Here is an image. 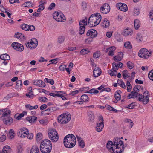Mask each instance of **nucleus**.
Here are the masks:
<instances>
[{
  "label": "nucleus",
  "mask_w": 153,
  "mask_h": 153,
  "mask_svg": "<svg viewBox=\"0 0 153 153\" xmlns=\"http://www.w3.org/2000/svg\"><path fill=\"white\" fill-rule=\"evenodd\" d=\"M76 142V138L72 134L66 135L64 139V143L65 147L71 148L74 147Z\"/></svg>",
  "instance_id": "nucleus-1"
},
{
  "label": "nucleus",
  "mask_w": 153,
  "mask_h": 153,
  "mask_svg": "<svg viewBox=\"0 0 153 153\" xmlns=\"http://www.w3.org/2000/svg\"><path fill=\"white\" fill-rule=\"evenodd\" d=\"M52 147L51 143L49 140H44L41 143L40 150L42 153H49L51 150Z\"/></svg>",
  "instance_id": "nucleus-2"
},
{
  "label": "nucleus",
  "mask_w": 153,
  "mask_h": 153,
  "mask_svg": "<svg viewBox=\"0 0 153 153\" xmlns=\"http://www.w3.org/2000/svg\"><path fill=\"white\" fill-rule=\"evenodd\" d=\"M149 93L147 91H146L143 93V95L139 94L138 97H137V100L142 102L144 104H146L149 101Z\"/></svg>",
  "instance_id": "nucleus-3"
},
{
  "label": "nucleus",
  "mask_w": 153,
  "mask_h": 153,
  "mask_svg": "<svg viewBox=\"0 0 153 153\" xmlns=\"http://www.w3.org/2000/svg\"><path fill=\"white\" fill-rule=\"evenodd\" d=\"M10 110H6L2 116L1 117H4L3 118L4 123L7 125H10L13 122V119L10 116Z\"/></svg>",
  "instance_id": "nucleus-4"
},
{
  "label": "nucleus",
  "mask_w": 153,
  "mask_h": 153,
  "mask_svg": "<svg viewBox=\"0 0 153 153\" xmlns=\"http://www.w3.org/2000/svg\"><path fill=\"white\" fill-rule=\"evenodd\" d=\"M71 119V115L68 113L61 114L58 117V122L62 124H64L69 122Z\"/></svg>",
  "instance_id": "nucleus-5"
},
{
  "label": "nucleus",
  "mask_w": 153,
  "mask_h": 153,
  "mask_svg": "<svg viewBox=\"0 0 153 153\" xmlns=\"http://www.w3.org/2000/svg\"><path fill=\"white\" fill-rule=\"evenodd\" d=\"M101 19L100 14L99 13L93 14L90 16L88 20L94 23V26H97L100 23Z\"/></svg>",
  "instance_id": "nucleus-6"
},
{
  "label": "nucleus",
  "mask_w": 153,
  "mask_h": 153,
  "mask_svg": "<svg viewBox=\"0 0 153 153\" xmlns=\"http://www.w3.org/2000/svg\"><path fill=\"white\" fill-rule=\"evenodd\" d=\"M152 53V52H149L147 49L145 48H143L139 51L138 55L142 58L147 59L150 56Z\"/></svg>",
  "instance_id": "nucleus-7"
},
{
  "label": "nucleus",
  "mask_w": 153,
  "mask_h": 153,
  "mask_svg": "<svg viewBox=\"0 0 153 153\" xmlns=\"http://www.w3.org/2000/svg\"><path fill=\"white\" fill-rule=\"evenodd\" d=\"M140 88V85L135 86L134 87L133 89V91L128 94V96L127 97V98L128 99L131 98H134L138 97L139 93V89Z\"/></svg>",
  "instance_id": "nucleus-8"
},
{
  "label": "nucleus",
  "mask_w": 153,
  "mask_h": 153,
  "mask_svg": "<svg viewBox=\"0 0 153 153\" xmlns=\"http://www.w3.org/2000/svg\"><path fill=\"white\" fill-rule=\"evenodd\" d=\"M53 18L56 21L62 22L65 20L64 15L62 13L55 11L53 14Z\"/></svg>",
  "instance_id": "nucleus-9"
},
{
  "label": "nucleus",
  "mask_w": 153,
  "mask_h": 153,
  "mask_svg": "<svg viewBox=\"0 0 153 153\" xmlns=\"http://www.w3.org/2000/svg\"><path fill=\"white\" fill-rule=\"evenodd\" d=\"M37 44L38 41L37 39L33 38L32 39L31 42H26V46L27 48L32 49L35 48L37 46Z\"/></svg>",
  "instance_id": "nucleus-10"
},
{
  "label": "nucleus",
  "mask_w": 153,
  "mask_h": 153,
  "mask_svg": "<svg viewBox=\"0 0 153 153\" xmlns=\"http://www.w3.org/2000/svg\"><path fill=\"white\" fill-rule=\"evenodd\" d=\"M113 142L114 144L113 146L115 147L116 149L121 147L122 145L123 144V142L119 138H114Z\"/></svg>",
  "instance_id": "nucleus-11"
},
{
  "label": "nucleus",
  "mask_w": 153,
  "mask_h": 153,
  "mask_svg": "<svg viewBox=\"0 0 153 153\" xmlns=\"http://www.w3.org/2000/svg\"><path fill=\"white\" fill-rule=\"evenodd\" d=\"M13 48L19 51H22L24 49L23 46L21 44L17 42L13 43L11 45Z\"/></svg>",
  "instance_id": "nucleus-12"
},
{
  "label": "nucleus",
  "mask_w": 153,
  "mask_h": 153,
  "mask_svg": "<svg viewBox=\"0 0 153 153\" xmlns=\"http://www.w3.org/2000/svg\"><path fill=\"white\" fill-rule=\"evenodd\" d=\"M113 68L111 70H108V73L111 76H116L117 74V72L116 70L118 69V68H117V64L115 62H113L112 63Z\"/></svg>",
  "instance_id": "nucleus-13"
},
{
  "label": "nucleus",
  "mask_w": 153,
  "mask_h": 153,
  "mask_svg": "<svg viewBox=\"0 0 153 153\" xmlns=\"http://www.w3.org/2000/svg\"><path fill=\"white\" fill-rule=\"evenodd\" d=\"M110 8L109 4H104L100 8V11L103 14L108 13L110 11Z\"/></svg>",
  "instance_id": "nucleus-14"
},
{
  "label": "nucleus",
  "mask_w": 153,
  "mask_h": 153,
  "mask_svg": "<svg viewBox=\"0 0 153 153\" xmlns=\"http://www.w3.org/2000/svg\"><path fill=\"white\" fill-rule=\"evenodd\" d=\"M56 110V108L55 107H50L47 109L43 111L41 113V115H48L49 114Z\"/></svg>",
  "instance_id": "nucleus-15"
},
{
  "label": "nucleus",
  "mask_w": 153,
  "mask_h": 153,
  "mask_svg": "<svg viewBox=\"0 0 153 153\" xmlns=\"http://www.w3.org/2000/svg\"><path fill=\"white\" fill-rule=\"evenodd\" d=\"M116 7L117 9L123 11L125 12L128 10L127 6L125 4L118 3L116 4Z\"/></svg>",
  "instance_id": "nucleus-16"
},
{
  "label": "nucleus",
  "mask_w": 153,
  "mask_h": 153,
  "mask_svg": "<svg viewBox=\"0 0 153 153\" xmlns=\"http://www.w3.org/2000/svg\"><path fill=\"white\" fill-rule=\"evenodd\" d=\"M87 36H90L91 38H94L96 37L97 35V31L94 29H91L88 30L86 33Z\"/></svg>",
  "instance_id": "nucleus-17"
},
{
  "label": "nucleus",
  "mask_w": 153,
  "mask_h": 153,
  "mask_svg": "<svg viewBox=\"0 0 153 153\" xmlns=\"http://www.w3.org/2000/svg\"><path fill=\"white\" fill-rule=\"evenodd\" d=\"M34 85L38 87L43 88L46 85L45 82L41 80H35L33 81Z\"/></svg>",
  "instance_id": "nucleus-18"
},
{
  "label": "nucleus",
  "mask_w": 153,
  "mask_h": 153,
  "mask_svg": "<svg viewBox=\"0 0 153 153\" xmlns=\"http://www.w3.org/2000/svg\"><path fill=\"white\" fill-rule=\"evenodd\" d=\"M133 33V31L131 29L128 28L125 29L122 33V34L125 36H131Z\"/></svg>",
  "instance_id": "nucleus-19"
},
{
  "label": "nucleus",
  "mask_w": 153,
  "mask_h": 153,
  "mask_svg": "<svg viewBox=\"0 0 153 153\" xmlns=\"http://www.w3.org/2000/svg\"><path fill=\"white\" fill-rule=\"evenodd\" d=\"M100 69L98 67L95 68L93 71V75L96 77L100 76L101 73Z\"/></svg>",
  "instance_id": "nucleus-20"
},
{
  "label": "nucleus",
  "mask_w": 153,
  "mask_h": 153,
  "mask_svg": "<svg viewBox=\"0 0 153 153\" xmlns=\"http://www.w3.org/2000/svg\"><path fill=\"white\" fill-rule=\"evenodd\" d=\"M104 126V123L102 122H100L97 123V126L96 127V130L98 132H101Z\"/></svg>",
  "instance_id": "nucleus-21"
},
{
  "label": "nucleus",
  "mask_w": 153,
  "mask_h": 153,
  "mask_svg": "<svg viewBox=\"0 0 153 153\" xmlns=\"http://www.w3.org/2000/svg\"><path fill=\"white\" fill-rule=\"evenodd\" d=\"M110 22L107 18H104L103 22L101 23V26L104 28L108 27L110 25Z\"/></svg>",
  "instance_id": "nucleus-22"
},
{
  "label": "nucleus",
  "mask_w": 153,
  "mask_h": 153,
  "mask_svg": "<svg viewBox=\"0 0 153 153\" xmlns=\"http://www.w3.org/2000/svg\"><path fill=\"white\" fill-rule=\"evenodd\" d=\"M49 137L50 139L54 137L53 136L57 135L58 133L56 130L54 129H51L49 130L48 132Z\"/></svg>",
  "instance_id": "nucleus-23"
},
{
  "label": "nucleus",
  "mask_w": 153,
  "mask_h": 153,
  "mask_svg": "<svg viewBox=\"0 0 153 153\" xmlns=\"http://www.w3.org/2000/svg\"><path fill=\"white\" fill-rule=\"evenodd\" d=\"M121 91L120 90H118L116 91L114 94V97L116 100V102L120 100L121 98L120 93H121Z\"/></svg>",
  "instance_id": "nucleus-24"
},
{
  "label": "nucleus",
  "mask_w": 153,
  "mask_h": 153,
  "mask_svg": "<svg viewBox=\"0 0 153 153\" xmlns=\"http://www.w3.org/2000/svg\"><path fill=\"white\" fill-rule=\"evenodd\" d=\"M26 119L30 123H33L36 121L37 117L35 116H28Z\"/></svg>",
  "instance_id": "nucleus-25"
},
{
  "label": "nucleus",
  "mask_w": 153,
  "mask_h": 153,
  "mask_svg": "<svg viewBox=\"0 0 153 153\" xmlns=\"http://www.w3.org/2000/svg\"><path fill=\"white\" fill-rule=\"evenodd\" d=\"M113 143L111 141H108L107 144V148L111 152L113 151V149L114 147L113 146Z\"/></svg>",
  "instance_id": "nucleus-26"
},
{
  "label": "nucleus",
  "mask_w": 153,
  "mask_h": 153,
  "mask_svg": "<svg viewBox=\"0 0 153 153\" xmlns=\"http://www.w3.org/2000/svg\"><path fill=\"white\" fill-rule=\"evenodd\" d=\"M116 48L114 46L110 47L106 49V50L109 51L108 55L112 56L114 55V52Z\"/></svg>",
  "instance_id": "nucleus-27"
},
{
  "label": "nucleus",
  "mask_w": 153,
  "mask_h": 153,
  "mask_svg": "<svg viewBox=\"0 0 153 153\" xmlns=\"http://www.w3.org/2000/svg\"><path fill=\"white\" fill-rule=\"evenodd\" d=\"M30 153H39L38 147L36 145L33 146L31 149Z\"/></svg>",
  "instance_id": "nucleus-28"
},
{
  "label": "nucleus",
  "mask_w": 153,
  "mask_h": 153,
  "mask_svg": "<svg viewBox=\"0 0 153 153\" xmlns=\"http://www.w3.org/2000/svg\"><path fill=\"white\" fill-rule=\"evenodd\" d=\"M11 151L10 147L9 146L6 145L3 147L2 152L0 153H10Z\"/></svg>",
  "instance_id": "nucleus-29"
},
{
  "label": "nucleus",
  "mask_w": 153,
  "mask_h": 153,
  "mask_svg": "<svg viewBox=\"0 0 153 153\" xmlns=\"http://www.w3.org/2000/svg\"><path fill=\"white\" fill-rule=\"evenodd\" d=\"M124 122L126 123L127 125H129V128L131 129L133 125V123L132 120L129 119H126L124 120Z\"/></svg>",
  "instance_id": "nucleus-30"
},
{
  "label": "nucleus",
  "mask_w": 153,
  "mask_h": 153,
  "mask_svg": "<svg viewBox=\"0 0 153 153\" xmlns=\"http://www.w3.org/2000/svg\"><path fill=\"white\" fill-rule=\"evenodd\" d=\"M137 41L139 42L143 41V38L141 34L140 33H138L136 36Z\"/></svg>",
  "instance_id": "nucleus-31"
},
{
  "label": "nucleus",
  "mask_w": 153,
  "mask_h": 153,
  "mask_svg": "<svg viewBox=\"0 0 153 153\" xmlns=\"http://www.w3.org/2000/svg\"><path fill=\"white\" fill-rule=\"evenodd\" d=\"M0 59L4 61L6 60H10V56L7 54H4L1 55L0 56Z\"/></svg>",
  "instance_id": "nucleus-32"
},
{
  "label": "nucleus",
  "mask_w": 153,
  "mask_h": 153,
  "mask_svg": "<svg viewBox=\"0 0 153 153\" xmlns=\"http://www.w3.org/2000/svg\"><path fill=\"white\" fill-rule=\"evenodd\" d=\"M54 93H51L49 94V95L50 96H52L53 97H58L59 93H62V91H53Z\"/></svg>",
  "instance_id": "nucleus-33"
},
{
  "label": "nucleus",
  "mask_w": 153,
  "mask_h": 153,
  "mask_svg": "<svg viewBox=\"0 0 153 153\" xmlns=\"http://www.w3.org/2000/svg\"><path fill=\"white\" fill-rule=\"evenodd\" d=\"M22 85V80H17L16 82V88L18 89H21Z\"/></svg>",
  "instance_id": "nucleus-34"
},
{
  "label": "nucleus",
  "mask_w": 153,
  "mask_h": 153,
  "mask_svg": "<svg viewBox=\"0 0 153 153\" xmlns=\"http://www.w3.org/2000/svg\"><path fill=\"white\" fill-rule=\"evenodd\" d=\"M27 133H25V132L23 131V130L19 129V130L18 136L21 137H26Z\"/></svg>",
  "instance_id": "nucleus-35"
},
{
  "label": "nucleus",
  "mask_w": 153,
  "mask_h": 153,
  "mask_svg": "<svg viewBox=\"0 0 153 153\" xmlns=\"http://www.w3.org/2000/svg\"><path fill=\"white\" fill-rule=\"evenodd\" d=\"M80 100L83 102H87L88 100V97L86 94H83L82 95L80 98Z\"/></svg>",
  "instance_id": "nucleus-36"
},
{
  "label": "nucleus",
  "mask_w": 153,
  "mask_h": 153,
  "mask_svg": "<svg viewBox=\"0 0 153 153\" xmlns=\"http://www.w3.org/2000/svg\"><path fill=\"white\" fill-rule=\"evenodd\" d=\"M124 45L125 48L127 49H131L132 48V45L129 41L126 42L124 44Z\"/></svg>",
  "instance_id": "nucleus-37"
},
{
  "label": "nucleus",
  "mask_w": 153,
  "mask_h": 153,
  "mask_svg": "<svg viewBox=\"0 0 153 153\" xmlns=\"http://www.w3.org/2000/svg\"><path fill=\"white\" fill-rule=\"evenodd\" d=\"M134 26L135 29L137 30L140 26V21L139 20L136 19L134 21Z\"/></svg>",
  "instance_id": "nucleus-38"
},
{
  "label": "nucleus",
  "mask_w": 153,
  "mask_h": 153,
  "mask_svg": "<svg viewBox=\"0 0 153 153\" xmlns=\"http://www.w3.org/2000/svg\"><path fill=\"white\" fill-rule=\"evenodd\" d=\"M25 107L27 109H29L30 110L37 109L38 108V106L37 105H36L34 106H33L30 104L26 105H25Z\"/></svg>",
  "instance_id": "nucleus-39"
},
{
  "label": "nucleus",
  "mask_w": 153,
  "mask_h": 153,
  "mask_svg": "<svg viewBox=\"0 0 153 153\" xmlns=\"http://www.w3.org/2000/svg\"><path fill=\"white\" fill-rule=\"evenodd\" d=\"M113 150V151H112L111 152L113 153H121L122 152V149H121V147L116 149L115 147H114Z\"/></svg>",
  "instance_id": "nucleus-40"
},
{
  "label": "nucleus",
  "mask_w": 153,
  "mask_h": 153,
  "mask_svg": "<svg viewBox=\"0 0 153 153\" xmlns=\"http://www.w3.org/2000/svg\"><path fill=\"white\" fill-rule=\"evenodd\" d=\"M99 91L98 90L96 89L95 88H93L91 89L90 90L87 92H85V93L90 94H91L92 93L94 94H97L99 93Z\"/></svg>",
  "instance_id": "nucleus-41"
},
{
  "label": "nucleus",
  "mask_w": 153,
  "mask_h": 153,
  "mask_svg": "<svg viewBox=\"0 0 153 153\" xmlns=\"http://www.w3.org/2000/svg\"><path fill=\"white\" fill-rule=\"evenodd\" d=\"M90 51L88 48L83 49L80 51V53L83 55H85L88 54L90 52Z\"/></svg>",
  "instance_id": "nucleus-42"
},
{
  "label": "nucleus",
  "mask_w": 153,
  "mask_h": 153,
  "mask_svg": "<svg viewBox=\"0 0 153 153\" xmlns=\"http://www.w3.org/2000/svg\"><path fill=\"white\" fill-rule=\"evenodd\" d=\"M85 26H80L79 30V34L81 35L84 33L85 30Z\"/></svg>",
  "instance_id": "nucleus-43"
},
{
  "label": "nucleus",
  "mask_w": 153,
  "mask_h": 153,
  "mask_svg": "<svg viewBox=\"0 0 153 153\" xmlns=\"http://www.w3.org/2000/svg\"><path fill=\"white\" fill-rule=\"evenodd\" d=\"M127 67L130 69H132L134 67V65L130 61L128 62L126 64Z\"/></svg>",
  "instance_id": "nucleus-44"
},
{
  "label": "nucleus",
  "mask_w": 153,
  "mask_h": 153,
  "mask_svg": "<svg viewBox=\"0 0 153 153\" xmlns=\"http://www.w3.org/2000/svg\"><path fill=\"white\" fill-rule=\"evenodd\" d=\"M148 77L150 80L153 81V69L149 72Z\"/></svg>",
  "instance_id": "nucleus-45"
},
{
  "label": "nucleus",
  "mask_w": 153,
  "mask_h": 153,
  "mask_svg": "<svg viewBox=\"0 0 153 153\" xmlns=\"http://www.w3.org/2000/svg\"><path fill=\"white\" fill-rule=\"evenodd\" d=\"M44 81L45 82L49 83L51 85H53L54 84V81L52 79H49L47 78H45L44 79Z\"/></svg>",
  "instance_id": "nucleus-46"
},
{
  "label": "nucleus",
  "mask_w": 153,
  "mask_h": 153,
  "mask_svg": "<svg viewBox=\"0 0 153 153\" xmlns=\"http://www.w3.org/2000/svg\"><path fill=\"white\" fill-rule=\"evenodd\" d=\"M87 18H85V19H83L82 21L79 22V25L83 26L84 25H86L87 24Z\"/></svg>",
  "instance_id": "nucleus-47"
},
{
  "label": "nucleus",
  "mask_w": 153,
  "mask_h": 153,
  "mask_svg": "<svg viewBox=\"0 0 153 153\" xmlns=\"http://www.w3.org/2000/svg\"><path fill=\"white\" fill-rule=\"evenodd\" d=\"M64 39L65 37L64 36H59L58 38V42L59 44H61L64 42Z\"/></svg>",
  "instance_id": "nucleus-48"
},
{
  "label": "nucleus",
  "mask_w": 153,
  "mask_h": 153,
  "mask_svg": "<svg viewBox=\"0 0 153 153\" xmlns=\"http://www.w3.org/2000/svg\"><path fill=\"white\" fill-rule=\"evenodd\" d=\"M26 96L29 98H33L34 96L33 92V91H30L26 94Z\"/></svg>",
  "instance_id": "nucleus-49"
},
{
  "label": "nucleus",
  "mask_w": 153,
  "mask_h": 153,
  "mask_svg": "<svg viewBox=\"0 0 153 153\" xmlns=\"http://www.w3.org/2000/svg\"><path fill=\"white\" fill-rule=\"evenodd\" d=\"M28 25L25 24H23L21 25V28L23 30H24L25 31L28 30Z\"/></svg>",
  "instance_id": "nucleus-50"
},
{
  "label": "nucleus",
  "mask_w": 153,
  "mask_h": 153,
  "mask_svg": "<svg viewBox=\"0 0 153 153\" xmlns=\"http://www.w3.org/2000/svg\"><path fill=\"white\" fill-rule=\"evenodd\" d=\"M53 137H53V138H51L50 139L53 142H56L57 141L59 138L58 134L57 135H55V136H53Z\"/></svg>",
  "instance_id": "nucleus-51"
},
{
  "label": "nucleus",
  "mask_w": 153,
  "mask_h": 153,
  "mask_svg": "<svg viewBox=\"0 0 153 153\" xmlns=\"http://www.w3.org/2000/svg\"><path fill=\"white\" fill-rule=\"evenodd\" d=\"M14 131L12 129H11L9 131L10 137L12 139L14 138Z\"/></svg>",
  "instance_id": "nucleus-52"
},
{
  "label": "nucleus",
  "mask_w": 153,
  "mask_h": 153,
  "mask_svg": "<svg viewBox=\"0 0 153 153\" xmlns=\"http://www.w3.org/2000/svg\"><path fill=\"white\" fill-rule=\"evenodd\" d=\"M122 58L120 57V56L117 55V56H114L113 57V59L115 61H120L122 59Z\"/></svg>",
  "instance_id": "nucleus-53"
},
{
  "label": "nucleus",
  "mask_w": 153,
  "mask_h": 153,
  "mask_svg": "<svg viewBox=\"0 0 153 153\" xmlns=\"http://www.w3.org/2000/svg\"><path fill=\"white\" fill-rule=\"evenodd\" d=\"M42 134L41 133H38L36 135V140L37 141L40 140L42 138Z\"/></svg>",
  "instance_id": "nucleus-54"
},
{
  "label": "nucleus",
  "mask_w": 153,
  "mask_h": 153,
  "mask_svg": "<svg viewBox=\"0 0 153 153\" xmlns=\"http://www.w3.org/2000/svg\"><path fill=\"white\" fill-rule=\"evenodd\" d=\"M122 75L123 78L125 79L126 78V75H127L128 74H129L127 70H125L123 71L122 72Z\"/></svg>",
  "instance_id": "nucleus-55"
},
{
  "label": "nucleus",
  "mask_w": 153,
  "mask_h": 153,
  "mask_svg": "<svg viewBox=\"0 0 153 153\" xmlns=\"http://www.w3.org/2000/svg\"><path fill=\"white\" fill-rule=\"evenodd\" d=\"M79 146L81 147V148H84L85 146V144L83 140H81L78 142Z\"/></svg>",
  "instance_id": "nucleus-56"
},
{
  "label": "nucleus",
  "mask_w": 153,
  "mask_h": 153,
  "mask_svg": "<svg viewBox=\"0 0 153 153\" xmlns=\"http://www.w3.org/2000/svg\"><path fill=\"white\" fill-rule=\"evenodd\" d=\"M134 14L135 16H137L140 13V11L139 9L135 8L134 10Z\"/></svg>",
  "instance_id": "nucleus-57"
},
{
  "label": "nucleus",
  "mask_w": 153,
  "mask_h": 153,
  "mask_svg": "<svg viewBox=\"0 0 153 153\" xmlns=\"http://www.w3.org/2000/svg\"><path fill=\"white\" fill-rule=\"evenodd\" d=\"M25 3L27 4V5L24 6V7H30L33 6V4H32L30 1H27L25 2Z\"/></svg>",
  "instance_id": "nucleus-58"
},
{
  "label": "nucleus",
  "mask_w": 153,
  "mask_h": 153,
  "mask_svg": "<svg viewBox=\"0 0 153 153\" xmlns=\"http://www.w3.org/2000/svg\"><path fill=\"white\" fill-rule=\"evenodd\" d=\"M39 100L41 102H47L48 100V99L45 97H40L39 98Z\"/></svg>",
  "instance_id": "nucleus-59"
},
{
  "label": "nucleus",
  "mask_w": 153,
  "mask_h": 153,
  "mask_svg": "<svg viewBox=\"0 0 153 153\" xmlns=\"http://www.w3.org/2000/svg\"><path fill=\"white\" fill-rule=\"evenodd\" d=\"M55 4L54 3H52L49 5L48 7V10H51L52 9L55 7Z\"/></svg>",
  "instance_id": "nucleus-60"
},
{
  "label": "nucleus",
  "mask_w": 153,
  "mask_h": 153,
  "mask_svg": "<svg viewBox=\"0 0 153 153\" xmlns=\"http://www.w3.org/2000/svg\"><path fill=\"white\" fill-rule=\"evenodd\" d=\"M100 53L98 51H97L94 53L93 55V57L95 58H97L100 57Z\"/></svg>",
  "instance_id": "nucleus-61"
},
{
  "label": "nucleus",
  "mask_w": 153,
  "mask_h": 153,
  "mask_svg": "<svg viewBox=\"0 0 153 153\" xmlns=\"http://www.w3.org/2000/svg\"><path fill=\"white\" fill-rule=\"evenodd\" d=\"M15 37L17 38H19L21 36L24 37L23 35H22L21 33L19 32L16 33L15 34Z\"/></svg>",
  "instance_id": "nucleus-62"
},
{
  "label": "nucleus",
  "mask_w": 153,
  "mask_h": 153,
  "mask_svg": "<svg viewBox=\"0 0 153 153\" xmlns=\"http://www.w3.org/2000/svg\"><path fill=\"white\" fill-rule=\"evenodd\" d=\"M27 138L29 139H32L33 138V135L31 133H28L26 135Z\"/></svg>",
  "instance_id": "nucleus-63"
},
{
  "label": "nucleus",
  "mask_w": 153,
  "mask_h": 153,
  "mask_svg": "<svg viewBox=\"0 0 153 153\" xmlns=\"http://www.w3.org/2000/svg\"><path fill=\"white\" fill-rule=\"evenodd\" d=\"M135 107V103L134 102H132L131 104H129L127 108L130 109H133Z\"/></svg>",
  "instance_id": "nucleus-64"
}]
</instances>
